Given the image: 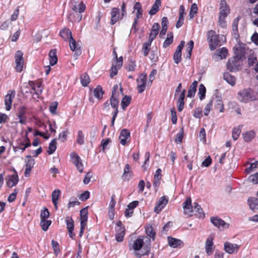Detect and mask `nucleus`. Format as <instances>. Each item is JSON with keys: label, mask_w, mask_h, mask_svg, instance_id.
Listing matches in <instances>:
<instances>
[{"label": "nucleus", "mask_w": 258, "mask_h": 258, "mask_svg": "<svg viewBox=\"0 0 258 258\" xmlns=\"http://www.w3.org/2000/svg\"><path fill=\"white\" fill-rule=\"evenodd\" d=\"M15 96V91H9L5 97L6 109L9 111L11 109L13 99Z\"/></svg>", "instance_id": "10"}, {"label": "nucleus", "mask_w": 258, "mask_h": 258, "mask_svg": "<svg viewBox=\"0 0 258 258\" xmlns=\"http://www.w3.org/2000/svg\"><path fill=\"white\" fill-rule=\"evenodd\" d=\"M240 17L238 16L233 20L232 23V30L234 35H238V25Z\"/></svg>", "instance_id": "43"}, {"label": "nucleus", "mask_w": 258, "mask_h": 258, "mask_svg": "<svg viewBox=\"0 0 258 258\" xmlns=\"http://www.w3.org/2000/svg\"><path fill=\"white\" fill-rule=\"evenodd\" d=\"M147 75L142 74L140 75V78L137 79V89L139 93L143 92L145 89L147 82Z\"/></svg>", "instance_id": "7"}, {"label": "nucleus", "mask_w": 258, "mask_h": 258, "mask_svg": "<svg viewBox=\"0 0 258 258\" xmlns=\"http://www.w3.org/2000/svg\"><path fill=\"white\" fill-rule=\"evenodd\" d=\"M131 99V97L127 95L122 98L121 105L123 110H125L126 107L130 104Z\"/></svg>", "instance_id": "38"}, {"label": "nucleus", "mask_w": 258, "mask_h": 258, "mask_svg": "<svg viewBox=\"0 0 258 258\" xmlns=\"http://www.w3.org/2000/svg\"><path fill=\"white\" fill-rule=\"evenodd\" d=\"M218 37L215 31L211 30L208 31L207 40L209 43L210 49L211 50H214L220 45V41L219 40Z\"/></svg>", "instance_id": "2"}, {"label": "nucleus", "mask_w": 258, "mask_h": 258, "mask_svg": "<svg viewBox=\"0 0 258 258\" xmlns=\"http://www.w3.org/2000/svg\"><path fill=\"white\" fill-rule=\"evenodd\" d=\"M18 175L17 174H13L10 176L9 180L7 182V185L10 187H12L18 183Z\"/></svg>", "instance_id": "25"}, {"label": "nucleus", "mask_w": 258, "mask_h": 258, "mask_svg": "<svg viewBox=\"0 0 258 258\" xmlns=\"http://www.w3.org/2000/svg\"><path fill=\"white\" fill-rule=\"evenodd\" d=\"M210 221L221 231L223 230L225 228H228L229 226L228 223L218 217H211L210 218Z\"/></svg>", "instance_id": "3"}, {"label": "nucleus", "mask_w": 258, "mask_h": 258, "mask_svg": "<svg viewBox=\"0 0 258 258\" xmlns=\"http://www.w3.org/2000/svg\"><path fill=\"white\" fill-rule=\"evenodd\" d=\"M181 51L176 50L173 55V59L174 62L176 64L179 63L181 61Z\"/></svg>", "instance_id": "52"}, {"label": "nucleus", "mask_w": 258, "mask_h": 258, "mask_svg": "<svg viewBox=\"0 0 258 258\" xmlns=\"http://www.w3.org/2000/svg\"><path fill=\"white\" fill-rule=\"evenodd\" d=\"M168 202V198L166 196L161 197L154 208V212L159 213L167 205Z\"/></svg>", "instance_id": "11"}, {"label": "nucleus", "mask_w": 258, "mask_h": 258, "mask_svg": "<svg viewBox=\"0 0 258 258\" xmlns=\"http://www.w3.org/2000/svg\"><path fill=\"white\" fill-rule=\"evenodd\" d=\"M234 53L236 55L235 57H237L239 60H242L245 58V49L244 47L238 46L235 50Z\"/></svg>", "instance_id": "20"}, {"label": "nucleus", "mask_w": 258, "mask_h": 258, "mask_svg": "<svg viewBox=\"0 0 258 258\" xmlns=\"http://www.w3.org/2000/svg\"><path fill=\"white\" fill-rule=\"evenodd\" d=\"M70 43V47L73 51H74L75 50L80 48L78 44L77 43L76 40L73 37H71V38L69 40Z\"/></svg>", "instance_id": "48"}, {"label": "nucleus", "mask_w": 258, "mask_h": 258, "mask_svg": "<svg viewBox=\"0 0 258 258\" xmlns=\"http://www.w3.org/2000/svg\"><path fill=\"white\" fill-rule=\"evenodd\" d=\"M50 213L46 208H44V210L41 211L40 214L41 220H45L49 217Z\"/></svg>", "instance_id": "56"}, {"label": "nucleus", "mask_w": 258, "mask_h": 258, "mask_svg": "<svg viewBox=\"0 0 258 258\" xmlns=\"http://www.w3.org/2000/svg\"><path fill=\"white\" fill-rule=\"evenodd\" d=\"M241 129L239 126L235 127L233 128L232 132V137L234 140H236L241 133Z\"/></svg>", "instance_id": "46"}, {"label": "nucleus", "mask_w": 258, "mask_h": 258, "mask_svg": "<svg viewBox=\"0 0 258 258\" xmlns=\"http://www.w3.org/2000/svg\"><path fill=\"white\" fill-rule=\"evenodd\" d=\"M49 63L51 66L55 65L57 62V57L56 55V50H51L49 53Z\"/></svg>", "instance_id": "26"}, {"label": "nucleus", "mask_w": 258, "mask_h": 258, "mask_svg": "<svg viewBox=\"0 0 258 258\" xmlns=\"http://www.w3.org/2000/svg\"><path fill=\"white\" fill-rule=\"evenodd\" d=\"M183 136V128H181L180 131L176 135L175 141L177 143H180L182 142Z\"/></svg>", "instance_id": "57"}, {"label": "nucleus", "mask_w": 258, "mask_h": 258, "mask_svg": "<svg viewBox=\"0 0 258 258\" xmlns=\"http://www.w3.org/2000/svg\"><path fill=\"white\" fill-rule=\"evenodd\" d=\"M238 99L243 102L246 103L256 99L254 92L250 88L244 89L238 93Z\"/></svg>", "instance_id": "1"}, {"label": "nucleus", "mask_w": 258, "mask_h": 258, "mask_svg": "<svg viewBox=\"0 0 258 258\" xmlns=\"http://www.w3.org/2000/svg\"><path fill=\"white\" fill-rule=\"evenodd\" d=\"M212 107V100H210L206 105L204 109V115L207 116Z\"/></svg>", "instance_id": "61"}, {"label": "nucleus", "mask_w": 258, "mask_h": 258, "mask_svg": "<svg viewBox=\"0 0 258 258\" xmlns=\"http://www.w3.org/2000/svg\"><path fill=\"white\" fill-rule=\"evenodd\" d=\"M60 190L59 189H55L53 191L51 198H52V202L54 206L55 210H57V201L60 197Z\"/></svg>", "instance_id": "22"}, {"label": "nucleus", "mask_w": 258, "mask_h": 258, "mask_svg": "<svg viewBox=\"0 0 258 258\" xmlns=\"http://www.w3.org/2000/svg\"><path fill=\"white\" fill-rule=\"evenodd\" d=\"M143 243L144 240L141 238H138L134 242L133 249L136 251L140 250L143 246Z\"/></svg>", "instance_id": "33"}, {"label": "nucleus", "mask_w": 258, "mask_h": 258, "mask_svg": "<svg viewBox=\"0 0 258 258\" xmlns=\"http://www.w3.org/2000/svg\"><path fill=\"white\" fill-rule=\"evenodd\" d=\"M183 209L184 214L190 216L192 215L191 214L193 212V206L191 205V199L190 197H187L183 203Z\"/></svg>", "instance_id": "13"}, {"label": "nucleus", "mask_w": 258, "mask_h": 258, "mask_svg": "<svg viewBox=\"0 0 258 258\" xmlns=\"http://www.w3.org/2000/svg\"><path fill=\"white\" fill-rule=\"evenodd\" d=\"M51 223L50 220H41L40 225L42 227V229L43 231H46Z\"/></svg>", "instance_id": "50"}, {"label": "nucleus", "mask_w": 258, "mask_h": 258, "mask_svg": "<svg viewBox=\"0 0 258 258\" xmlns=\"http://www.w3.org/2000/svg\"><path fill=\"white\" fill-rule=\"evenodd\" d=\"M130 138V132L127 129L121 130L119 137L120 143L122 145H125L127 143V140Z\"/></svg>", "instance_id": "15"}, {"label": "nucleus", "mask_w": 258, "mask_h": 258, "mask_svg": "<svg viewBox=\"0 0 258 258\" xmlns=\"http://www.w3.org/2000/svg\"><path fill=\"white\" fill-rule=\"evenodd\" d=\"M23 56V53L20 50L17 51L15 55V63L16 64V70L18 72H21L23 70V66L24 63Z\"/></svg>", "instance_id": "5"}, {"label": "nucleus", "mask_w": 258, "mask_h": 258, "mask_svg": "<svg viewBox=\"0 0 258 258\" xmlns=\"http://www.w3.org/2000/svg\"><path fill=\"white\" fill-rule=\"evenodd\" d=\"M193 115L196 118H201L203 116L202 108L201 107L196 108L195 109Z\"/></svg>", "instance_id": "58"}, {"label": "nucleus", "mask_w": 258, "mask_h": 258, "mask_svg": "<svg viewBox=\"0 0 258 258\" xmlns=\"http://www.w3.org/2000/svg\"><path fill=\"white\" fill-rule=\"evenodd\" d=\"M173 40V35L172 33L167 34V37L165 40L163 46L164 48L168 47L172 42Z\"/></svg>", "instance_id": "39"}, {"label": "nucleus", "mask_w": 258, "mask_h": 258, "mask_svg": "<svg viewBox=\"0 0 258 258\" xmlns=\"http://www.w3.org/2000/svg\"><path fill=\"white\" fill-rule=\"evenodd\" d=\"M146 239L148 240V241L149 242L148 244L146 245L144 247V249L146 250V252L144 253L140 254L139 253L137 252L136 253V255L138 257H141L142 256L144 255H147L149 253L150 251V239L148 237H145Z\"/></svg>", "instance_id": "45"}, {"label": "nucleus", "mask_w": 258, "mask_h": 258, "mask_svg": "<svg viewBox=\"0 0 258 258\" xmlns=\"http://www.w3.org/2000/svg\"><path fill=\"white\" fill-rule=\"evenodd\" d=\"M130 166L128 164H126L124 168L122 178L123 180H129L132 176V172L130 170Z\"/></svg>", "instance_id": "21"}, {"label": "nucleus", "mask_w": 258, "mask_h": 258, "mask_svg": "<svg viewBox=\"0 0 258 258\" xmlns=\"http://www.w3.org/2000/svg\"><path fill=\"white\" fill-rule=\"evenodd\" d=\"M247 203L250 209L253 211L258 210V198L250 197L247 200Z\"/></svg>", "instance_id": "18"}, {"label": "nucleus", "mask_w": 258, "mask_h": 258, "mask_svg": "<svg viewBox=\"0 0 258 258\" xmlns=\"http://www.w3.org/2000/svg\"><path fill=\"white\" fill-rule=\"evenodd\" d=\"M119 68H118V66L116 64H112L110 70V77L111 78H113L114 76L116 75Z\"/></svg>", "instance_id": "55"}, {"label": "nucleus", "mask_w": 258, "mask_h": 258, "mask_svg": "<svg viewBox=\"0 0 258 258\" xmlns=\"http://www.w3.org/2000/svg\"><path fill=\"white\" fill-rule=\"evenodd\" d=\"M56 149V139H53L50 143L48 147V149L47 151L49 155L53 154Z\"/></svg>", "instance_id": "34"}, {"label": "nucleus", "mask_w": 258, "mask_h": 258, "mask_svg": "<svg viewBox=\"0 0 258 258\" xmlns=\"http://www.w3.org/2000/svg\"><path fill=\"white\" fill-rule=\"evenodd\" d=\"M146 232L148 236L152 238L153 240H154L156 233L152 226H149L147 227L146 228Z\"/></svg>", "instance_id": "44"}, {"label": "nucleus", "mask_w": 258, "mask_h": 258, "mask_svg": "<svg viewBox=\"0 0 258 258\" xmlns=\"http://www.w3.org/2000/svg\"><path fill=\"white\" fill-rule=\"evenodd\" d=\"M255 136V133L253 130L247 131L242 134L243 138L246 142H249L251 141Z\"/></svg>", "instance_id": "27"}, {"label": "nucleus", "mask_w": 258, "mask_h": 258, "mask_svg": "<svg viewBox=\"0 0 258 258\" xmlns=\"http://www.w3.org/2000/svg\"><path fill=\"white\" fill-rule=\"evenodd\" d=\"M152 41L148 40L146 42H145L142 47V51L143 53L144 56H147L150 49H151V45Z\"/></svg>", "instance_id": "31"}, {"label": "nucleus", "mask_w": 258, "mask_h": 258, "mask_svg": "<svg viewBox=\"0 0 258 258\" xmlns=\"http://www.w3.org/2000/svg\"><path fill=\"white\" fill-rule=\"evenodd\" d=\"M35 164L34 159L31 155H27L26 157L25 166L27 168L32 169Z\"/></svg>", "instance_id": "36"}, {"label": "nucleus", "mask_w": 258, "mask_h": 258, "mask_svg": "<svg viewBox=\"0 0 258 258\" xmlns=\"http://www.w3.org/2000/svg\"><path fill=\"white\" fill-rule=\"evenodd\" d=\"M161 0H156L151 10L149 11V13L151 16H153L156 14L159 11V8L161 6Z\"/></svg>", "instance_id": "30"}, {"label": "nucleus", "mask_w": 258, "mask_h": 258, "mask_svg": "<svg viewBox=\"0 0 258 258\" xmlns=\"http://www.w3.org/2000/svg\"><path fill=\"white\" fill-rule=\"evenodd\" d=\"M111 25H114L119 20H121V15L119 14V9L117 8H113L111 11Z\"/></svg>", "instance_id": "14"}, {"label": "nucleus", "mask_w": 258, "mask_h": 258, "mask_svg": "<svg viewBox=\"0 0 258 258\" xmlns=\"http://www.w3.org/2000/svg\"><path fill=\"white\" fill-rule=\"evenodd\" d=\"M84 136L82 131H79L78 132V136L77 138V142L79 145H83L84 143Z\"/></svg>", "instance_id": "54"}, {"label": "nucleus", "mask_w": 258, "mask_h": 258, "mask_svg": "<svg viewBox=\"0 0 258 258\" xmlns=\"http://www.w3.org/2000/svg\"><path fill=\"white\" fill-rule=\"evenodd\" d=\"M51 245L53 247L55 255L57 256L60 251L58 242L54 240H52L51 241Z\"/></svg>", "instance_id": "53"}, {"label": "nucleus", "mask_w": 258, "mask_h": 258, "mask_svg": "<svg viewBox=\"0 0 258 258\" xmlns=\"http://www.w3.org/2000/svg\"><path fill=\"white\" fill-rule=\"evenodd\" d=\"M214 236L210 235L207 238L205 243V249L206 253L208 255H210L214 251V246L213 243Z\"/></svg>", "instance_id": "12"}, {"label": "nucleus", "mask_w": 258, "mask_h": 258, "mask_svg": "<svg viewBox=\"0 0 258 258\" xmlns=\"http://www.w3.org/2000/svg\"><path fill=\"white\" fill-rule=\"evenodd\" d=\"M110 105L111 107L115 109L114 112L113 113L112 120L111 122V126H113L114 124V121L116 116L118 113V101L116 98L110 97Z\"/></svg>", "instance_id": "8"}, {"label": "nucleus", "mask_w": 258, "mask_h": 258, "mask_svg": "<svg viewBox=\"0 0 258 258\" xmlns=\"http://www.w3.org/2000/svg\"><path fill=\"white\" fill-rule=\"evenodd\" d=\"M258 165V161H256L253 163H251L250 166L245 169V172L247 173H249L252 171H253L254 169H255Z\"/></svg>", "instance_id": "59"}, {"label": "nucleus", "mask_w": 258, "mask_h": 258, "mask_svg": "<svg viewBox=\"0 0 258 258\" xmlns=\"http://www.w3.org/2000/svg\"><path fill=\"white\" fill-rule=\"evenodd\" d=\"M71 8L75 12L82 13V12H84L86 9V6L83 2H81L78 4H77V3L74 2L72 3Z\"/></svg>", "instance_id": "17"}, {"label": "nucleus", "mask_w": 258, "mask_h": 258, "mask_svg": "<svg viewBox=\"0 0 258 258\" xmlns=\"http://www.w3.org/2000/svg\"><path fill=\"white\" fill-rule=\"evenodd\" d=\"M104 92L101 86L98 85L93 90L94 96L99 100L102 98Z\"/></svg>", "instance_id": "32"}, {"label": "nucleus", "mask_w": 258, "mask_h": 258, "mask_svg": "<svg viewBox=\"0 0 258 258\" xmlns=\"http://www.w3.org/2000/svg\"><path fill=\"white\" fill-rule=\"evenodd\" d=\"M168 242L169 245L173 248H177L183 244L181 240L170 236L168 237Z\"/></svg>", "instance_id": "19"}, {"label": "nucleus", "mask_w": 258, "mask_h": 258, "mask_svg": "<svg viewBox=\"0 0 258 258\" xmlns=\"http://www.w3.org/2000/svg\"><path fill=\"white\" fill-rule=\"evenodd\" d=\"M215 108L219 110L220 112H223L224 111V104L222 100L221 99L218 98L215 105Z\"/></svg>", "instance_id": "51"}, {"label": "nucleus", "mask_w": 258, "mask_h": 258, "mask_svg": "<svg viewBox=\"0 0 258 258\" xmlns=\"http://www.w3.org/2000/svg\"><path fill=\"white\" fill-rule=\"evenodd\" d=\"M197 86L198 82L197 81H195L189 87L187 95V97L191 98L195 96L197 91Z\"/></svg>", "instance_id": "29"}, {"label": "nucleus", "mask_w": 258, "mask_h": 258, "mask_svg": "<svg viewBox=\"0 0 258 258\" xmlns=\"http://www.w3.org/2000/svg\"><path fill=\"white\" fill-rule=\"evenodd\" d=\"M195 212V215L199 218H204L205 214L201 206L197 203H194L193 212Z\"/></svg>", "instance_id": "24"}, {"label": "nucleus", "mask_w": 258, "mask_h": 258, "mask_svg": "<svg viewBox=\"0 0 258 258\" xmlns=\"http://www.w3.org/2000/svg\"><path fill=\"white\" fill-rule=\"evenodd\" d=\"M160 28V25L158 23H155L152 26L150 33L149 34V40L153 41V40L156 38V36L159 33V29Z\"/></svg>", "instance_id": "16"}, {"label": "nucleus", "mask_w": 258, "mask_h": 258, "mask_svg": "<svg viewBox=\"0 0 258 258\" xmlns=\"http://www.w3.org/2000/svg\"><path fill=\"white\" fill-rule=\"evenodd\" d=\"M58 103L57 102H52L49 106V111L52 114H55L56 113V110L57 107Z\"/></svg>", "instance_id": "60"}, {"label": "nucleus", "mask_w": 258, "mask_h": 258, "mask_svg": "<svg viewBox=\"0 0 258 258\" xmlns=\"http://www.w3.org/2000/svg\"><path fill=\"white\" fill-rule=\"evenodd\" d=\"M206 93V89L205 86L201 84L199 86L198 94L200 100H203L205 97Z\"/></svg>", "instance_id": "41"}, {"label": "nucleus", "mask_w": 258, "mask_h": 258, "mask_svg": "<svg viewBox=\"0 0 258 258\" xmlns=\"http://www.w3.org/2000/svg\"><path fill=\"white\" fill-rule=\"evenodd\" d=\"M217 56L220 59L225 58L227 53L228 50L225 47H222L217 50Z\"/></svg>", "instance_id": "35"}, {"label": "nucleus", "mask_w": 258, "mask_h": 258, "mask_svg": "<svg viewBox=\"0 0 258 258\" xmlns=\"http://www.w3.org/2000/svg\"><path fill=\"white\" fill-rule=\"evenodd\" d=\"M224 79L230 85L233 86L235 84L236 78L229 73H225L223 75Z\"/></svg>", "instance_id": "28"}, {"label": "nucleus", "mask_w": 258, "mask_h": 258, "mask_svg": "<svg viewBox=\"0 0 258 258\" xmlns=\"http://www.w3.org/2000/svg\"><path fill=\"white\" fill-rule=\"evenodd\" d=\"M80 79L82 86L84 87H86L90 82V78L87 73L83 74Z\"/></svg>", "instance_id": "40"}, {"label": "nucleus", "mask_w": 258, "mask_h": 258, "mask_svg": "<svg viewBox=\"0 0 258 258\" xmlns=\"http://www.w3.org/2000/svg\"><path fill=\"white\" fill-rule=\"evenodd\" d=\"M134 10H137L136 16L137 17H142L143 10L141 4L139 2H136L134 6Z\"/></svg>", "instance_id": "42"}, {"label": "nucleus", "mask_w": 258, "mask_h": 258, "mask_svg": "<svg viewBox=\"0 0 258 258\" xmlns=\"http://www.w3.org/2000/svg\"><path fill=\"white\" fill-rule=\"evenodd\" d=\"M248 179L253 184H258V172L250 175Z\"/></svg>", "instance_id": "62"}, {"label": "nucleus", "mask_w": 258, "mask_h": 258, "mask_svg": "<svg viewBox=\"0 0 258 258\" xmlns=\"http://www.w3.org/2000/svg\"><path fill=\"white\" fill-rule=\"evenodd\" d=\"M198 12V7L196 4L194 3L192 4L190 12L189 13V18L192 19L195 17V15Z\"/></svg>", "instance_id": "49"}, {"label": "nucleus", "mask_w": 258, "mask_h": 258, "mask_svg": "<svg viewBox=\"0 0 258 258\" xmlns=\"http://www.w3.org/2000/svg\"><path fill=\"white\" fill-rule=\"evenodd\" d=\"M66 222L68 230H74V222L71 217H67L66 218Z\"/></svg>", "instance_id": "47"}, {"label": "nucleus", "mask_w": 258, "mask_h": 258, "mask_svg": "<svg viewBox=\"0 0 258 258\" xmlns=\"http://www.w3.org/2000/svg\"><path fill=\"white\" fill-rule=\"evenodd\" d=\"M229 13V8L220 9L219 16H221L224 18H226Z\"/></svg>", "instance_id": "63"}, {"label": "nucleus", "mask_w": 258, "mask_h": 258, "mask_svg": "<svg viewBox=\"0 0 258 258\" xmlns=\"http://www.w3.org/2000/svg\"><path fill=\"white\" fill-rule=\"evenodd\" d=\"M60 36L64 39V40H69L72 35V32L68 28H64L59 32Z\"/></svg>", "instance_id": "23"}, {"label": "nucleus", "mask_w": 258, "mask_h": 258, "mask_svg": "<svg viewBox=\"0 0 258 258\" xmlns=\"http://www.w3.org/2000/svg\"><path fill=\"white\" fill-rule=\"evenodd\" d=\"M240 66L239 59L237 57H233L229 59L227 63V70L230 72H236Z\"/></svg>", "instance_id": "4"}, {"label": "nucleus", "mask_w": 258, "mask_h": 258, "mask_svg": "<svg viewBox=\"0 0 258 258\" xmlns=\"http://www.w3.org/2000/svg\"><path fill=\"white\" fill-rule=\"evenodd\" d=\"M70 157L72 162L76 166L78 170L81 173L83 172V164L79 156L77 153L72 152L70 154Z\"/></svg>", "instance_id": "6"}, {"label": "nucleus", "mask_w": 258, "mask_h": 258, "mask_svg": "<svg viewBox=\"0 0 258 258\" xmlns=\"http://www.w3.org/2000/svg\"><path fill=\"white\" fill-rule=\"evenodd\" d=\"M124 236V229L123 227H120L117 230V233L115 235V238L118 242H121L123 240Z\"/></svg>", "instance_id": "37"}, {"label": "nucleus", "mask_w": 258, "mask_h": 258, "mask_svg": "<svg viewBox=\"0 0 258 258\" xmlns=\"http://www.w3.org/2000/svg\"><path fill=\"white\" fill-rule=\"evenodd\" d=\"M81 219H88V210L87 208H85L80 211Z\"/></svg>", "instance_id": "64"}, {"label": "nucleus", "mask_w": 258, "mask_h": 258, "mask_svg": "<svg viewBox=\"0 0 258 258\" xmlns=\"http://www.w3.org/2000/svg\"><path fill=\"white\" fill-rule=\"evenodd\" d=\"M224 250L226 252L229 254H232L237 252L239 249L240 245L235 243L226 242L224 243Z\"/></svg>", "instance_id": "9"}]
</instances>
